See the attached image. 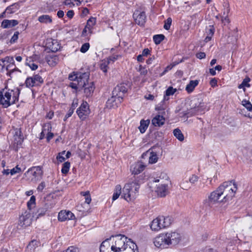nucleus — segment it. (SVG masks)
<instances>
[{"label":"nucleus","instance_id":"63","mask_svg":"<svg viewBox=\"0 0 252 252\" xmlns=\"http://www.w3.org/2000/svg\"><path fill=\"white\" fill-rule=\"evenodd\" d=\"M78 105V100L77 99H74L73 100V102L71 104V106L70 107V109H72V110H74L75 108Z\"/></svg>","mask_w":252,"mask_h":252},{"label":"nucleus","instance_id":"1","mask_svg":"<svg viewBox=\"0 0 252 252\" xmlns=\"http://www.w3.org/2000/svg\"><path fill=\"white\" fill-rule=\"evenodd\" d=\"M20 90L16 88L13 90H3L0 92V105L7 108L18 101Z\"/></svg>","mask_w":252,"mask_h":252},{"label":"nucleus","instance_id":"3","mask_svg":"<svg viewBox=\"0 0 252 252\" xmlns=\"http://www.w3.org/2000/svg\"><path fill=\"white\" fill-rule=\"evenodd\" d=\"M154 182H159L158 185H157L156 191L159 197H164L168 193V184L169 181L168 177L165 173H161L159 177L157 178H154Z\"/></svg>","mask_w":252,"mask_h":252},{"label":"nucleus","instance_id":"50","mask_svg":"<svg viewBox=\"0 0 252 252\" xmlns=\"http://www.w3.org/2000/svg\"><path fill=\"white\" fill-rule=\"evenodd\" d=\"M171 23H172L171 18H167V20L165 22V24L164 25V28L166 30H169L170 28Z\"/></svg>","mask_w":252,"mask_h":252},{"label":"nucleus","instance_id":"28","mask_svg":"<svg viewBox=\"0 0 252 252\" xmlns=\"http://www.w3.org/2000/svg\"><path fill=\"white\" fill-rule=\"evenodd\" d=\"M165 122L164 118L160 115H157L152 120V124L155 126H162Z\"/></svg>","mask_w":252,"mask_h":252},{"label":"nucleus","instance_id":"58","mask_svg":"<svg viewBox=\"0 0 252 252\" xmlns=\"http://www.w3.org/2000/svg\"><path fill=\"white\" fill-rule=\"evenodd\" d=\"M74 110H72V109L69 108V110L68 111L67 114H66L64 118V121H65L67 118L71 117L72 114L73 113Z\"/></svg>","mask_w":252,"mask_h":252},{"label":"nucleus","instance_id":"20","mask_svg":"<svg viewBox=\"0 0 252 252\" xmlns=\"http://www.w3.org/2000/svg\"><path fill=\"white\" fill-rule=\"evenodd\" d=\"M74 218V215L70 211L62 210L58 214V220L61 221L73 220Z\"/></svg>","mask_w":252,"mask_h":252},{"label":"nucleus","instance_id":"26","mask_svg":"<svg viewBox=\"0 0 252 252\" xmlns=\"http://www.w3.org/2000/svg\"><path fill=\"white\" fill-rule=\"evenodd\" d=\"M18 24V22L16 20H4L1 25V27L4 29H8L16 26Z\"/></svg>","mask_w":252,"mask_h":252},{"label":"nucleus","instance_id":"61","mask_svg":"<svg viewBox=\"0 0 252 252\" xmlns=\"http://www.w3.org/2000/svg\"><path fill=\"white\" fill-rule=\"evenodd\" d=\"M139 71L140 74L143 75H145L147 73V70L145 68L143 67L141 65L140 66Z\"/></svg>","mask_w":252,"mask_h":252},{"label":"nucleus","instance_id":"23","mask_svg":"<svg viewBox=\"0 0 252 252\" xmlns=\"http://www.w3.org/2000/svg\"><path fill=\"white\" fill-rule=\"evenodd\" d=\"M91 1L92 0H64L63 3L69 8H72L75 6H79L82 3H87Z\"/></svg>","mask_w":252,"mask_h":252},{"label":"nucleus","instance_id":"2","mask_svg":"<svg viewBox=\"0 0 252 252\" xmlns=\"http://www.w3.org/2000/svg\"><path fill=\"white\" fill-rule=\"evenodd\" d=\"M139 187L136 181L126 184L123 189L122 197L127 201L133 200L138 195Z\"/></svg>","mask_w":252,"mask_h":252},{"label":"nucleus","instance_id":"64","mask_svg":"<svg viewBox=\"0 0 252 252\" xmlns=\"http://www.w3.org/2000/svg\"><path fill=\"white\" fill-rule=\"evenodd\" d=\"M46 139H47V141L48 142H49L50 140L53 138V136H54V134L51 132H49V133H47L46 134Z\"/></svg>","mask_w":252,"mask_h":252},{"label":"nucleus","instance_id":"40","mask_svg":"<svg viewBox=\"0 0 252 252\" xmlns=\"http://www.w3.org/2000/svg\"><path fill=\"white\" fill-rule=\"evenodd\" d=\"M109 247V245L108 244V239H107L104 241L100 245L99 248L100 252H106L107 251V248Z\"/></svg>","mask_w":252,"mask_h":252},{"label":"nucleus","instance_id":"36","mask_svg":"<svg viewBox=\"0 0 252 252\" xmlns=\"http://www.w3.org/2000/svg\"><path fill=\"white\" fill-rule=\"evenodd\" d=\"M121 190L122 188L120 185H117L115 187L114 192L112 197L113 200H116L120 196V194L122 193Z\"/></svg>","mask_w":252,"mask_h":252},{"label":"nucleus","instance_id":"18","mask_svg":"<svg viewBox=\"0 0 252 252\" xmlns=\"http://www.w3.org/2000/svg\"><path fill=\"white\" fill-rule=\"evenodd\" d=\"M127 89L126 85L124 84H120L118 85L113 91V95H117L120 99H122L125 96V94L127 92Z\"/></svg>","mask_w":252,"mask_h":252},{"label":"nucleus","instance_id":"48","mask_svg":"<svg viewBox=\"0 0 252 252\" xmlns=\"http://www.w3.org/2000/svg\"><path fill=\"white\" fill-rule=\"evenodd\" d=\"M22 171V169L20 168L18 165H17L16 167L11 169L10 171V174L11 175H13L15 174L18 173Z\"/></svg>","mask_w":252,"mask_h":252},{"label":"nucleus","instance_id":"12","mask_svg":"<svg viewBox=\"0 0 252 252\" xmlns=\"http://www.w3.org/2000/svg\"><path fill=\"white\" fill-rule=\"evenodd\" d=\"M89 75L90 73L89 72H78L73 75H69V79L70 80H76L78 86H83L85 85V82L88 81Z\"/></svg>","mask_w":252,"mask_h":252},{"label":"nucleus","instance_id":"57","mask_svg":"<svg viewBox=\"0 0 252 252\" xmlns=\"http://www.w3.org/2000/svg\"><path fill=\"white\" fill-rule=\"evenodd\" d=\"M47 211V209L45 208H40L38 209L37 212L38 213V216L40 217L44 215Z\"/></svg>","mask_w":252,"mask_h":252},{"label":"nucleus","instance_id":"35","mask_svg":"<svg viewBox=\"0 0 252 252\" xmlns=\"http://www.w3.org/2000/svg\"><path fill=\"white\" fill-rule=\"evenodd\" d=\"M173 134L174 136L180 141H183L184 140V136L179 128H175L173 130Z\"/></svg>","mask_w":252,"mask_h":252},{"label":"nucleus","instance_id":"16","mask_svg":"<svg viewBox=\"0 0 252 252\" xmlns=\"http://www.w3.org/2000/svg\"><path fill=\"white\" fill-rule=\"evenodd\" d=\"M31 214L30 212L25 211L19 218V225L21 227H27L32 223Z\"/></svg>","mask_w":252,"mask_h":252},{"label":"nucleus","instance_id":"31","mask_svg":"<svg viewBox=\"0 0 252 252\" xmlns=\"http://www.w3.org/2000/svg\"><path fill=\"white\" fill-rule=\"evenodd\" d=\"M150 123V121L149 119H147L146 120H141L140 121V126L138 127V128L141 133H143L146 131Z\"/></svg>","mask_w":252,"mask_h":252},{"label":"nucleus","instance_id":"47","mask_svg":"<svg viewBox=\"0 0 252 252\" xmlns=\"http://www.w3.org/2000/svg\"><path fill=\"white\" fill-rule=\"evenodd\" d=\"M250 81V79L249 77L245 78L242 84H240L239 86V88L241 89L242 87L245 86L247 87H250V85L249 84V82Z\"/></svg>","mask_w":252,"mask_h":252},{"label":"nucleus","instance_id":"41","mask_svg":"<svg viewBox=\"0 0 252 252\" xmlns=\"http://www.w3.org/2000/svg\"><path fill=\"white\" fill-rule=\"evenodd\" d=\"M242 104L247 109V110L249 112L248 113L250 114L251 113H252V105L251 103L247 101L246 100H243L242 101Z\"/></svg>","mask_w":252,"mask_h":252},{"label":"nucleus","instance_id":"52","mask_svg":"<svg viewBox=\"0 0 252 252\" xmlns=\"http://www.w3.org/2000/svg\"><path fill=\"white\" fill-rule=\"evenodd\" d=\"M19 34V32H16L14 33L13 35L12 36L11 39H10V43H15L18 38V35Z\"/></svg>","mask_w":252,"mask_h":252},{"label":"nucleus","instance_id":"30","mask_svg":"<svg viewBox=\"0 0 252 252\" xmlns=\"http://www.w3.org/2000/svg\"><path fill=\"white\" fill-rule=\"evenodd\" d=\"M39 242L33 240L31 241L26 248L27 252H34L35 249L38 247Z\"/></svg>","mask_w":252,"mask_h":252},{"label":"nucleus","instance_id":"60","mask_svg":"<svg viewBox=\"0 0 252 252\" xmlns=\"http://www.w3.org/2000/svg\"><path fill=\"white\" fill-rule=\"evenodd\" d=\"M45 187V184L44 182H41L37 187V189L39 191H42Z\"/></svg>","mask_w":252,"mask_h":252},{"label":"nucleus","instance_id":"53","mask_svg":"<svg viewBox=\"0 0 252 252\" xmlns=\"http://www.w3.org/2000/svg\"><path fill=\"white\" fill-rule=\"evenodd\" d=\"M190 113L189 112L183 111L180 113L179 116L180 117L182 118H184L185 121H186L188 118H187L188 115Z\"/></svg>","mask_w":252,"mask_h":252},{"label":"nucleus","instance_id":"29","mask_svg":"<svg viewBox=\"0 0 252 252\" xmlns=\"http://www.w3.org/2000/svg\"><path fill=\"white\" fill-rule=\"evenodd\" d=\"M46 60L49 65L54 66L59 62V58L57 56L49 55L46 56Z\"/></svg>","mask_w":252,"mask_h":252},{"label":"nucleus","instance_id":"27","mask_svg":"<svg viewBox=\"0 0 252 252\" xmlns=\"http://www.w3.org/2000/svg\"><path fill=\"white\" fill-rule=\"evenodd\" d=\"M37 56L35 55L32 57H29L26 59L25 63L26 65L29 66L32 70H36L38 67L37 65L34 63V61L35 60Z\"/></svg>","mask_w":252,"mask_h":252},{"label":"nucleus","instance_id":"34","mask_svg":"<svg viewBox=\"0 0 252 252\" xmlns=\"http://www.w3.org/2000/svg\"><path fill=\"white\" fill-rule=\"evenodd\" d=\"M128 246L125 248V249L122 251L123 252H136L137 250V246L132 241H128Z\"/></svg>","mask_w":252,"mask_h":252},{"label":"nucleus","instance_id":"17","mask_svg":"<svg viewBox=\"0 0 252 252\" xmlns=\"http://www.w3.org/2000/svg\"><path fill=\"white\" fill-rule=\"evenodd\" d=\"M176 89H174L172 87H169L165 91L164 95L163 100L159 104L158 107V110H164L166 108V105L164 104L165 101H167L169 99L168 96L173 95L176 92Z\"/></svg>","mask_w":252,"mask_h":252},{"label":"nucleus","instance_id":"37","mask_svg":"<svg viewBox=\"0 0 252 252\" xmlns=\"http://www.w3.org/2000/svg\"><path fill=\"white\" fill-rule=\"evenodd\" d=\"M215 29L213 26H210V29L208 30L207 33V35L204 39V41L206 42H208L210 41L212 39V36L214 34Z\"/></svg>","mask_w":252,"mask_h":252},{"label":"nucleus","instance_id":"15","mask_svg":"<svg viewBox=\"0 0 252 252\" xmlns=\"http://www.w3.org/2000/svg\"><path fill=\"white\" fill-rule=\"evenodd\" d=\"M133 18L136 24L139 26H143L146 22V16L144 11L136 10L133 14Z\"/></svg>","mask_w":252,"mask_h":252},{"label":"nucleus","instance_id":"46","mask_svg":"<svg viewBox=\"0 0 252 252\" xmlns=\"http://www.w3.org/2000/svg\"><path fill=\"white\" fill-rule=\"evenodd\" d=\"M198 179L199 177L197 175L193 174L189 177V181L191 185H195L198 182Z\"/></svg>","mask_w":252,"mask_h":252},{"label":"nucleus","instance_id":"11","mask_svg":"<svg viewBox=\"0 0 252 252\" xmlns=\"http://www.w3.org/2000/svg\"><path fill=\"white\" fill-rule=\"evenodd\" d=\"M166 234L170 247L178 245L182 239L181 234L177 231H167Z\"/></svg>","mask_w":252,"mask_h":252},{"label":"nucleus","instance_id":"32","mask_svg":"<svg viewBox=\"0 0 252 252\" xmlns=\"http://www.w3.org/2000/svg\"><path fill=\"white\" fill-rule=\"evenodd\" d=\"M39 22L43 24H50L52 22V17L48 15H42L38 18Z\"/></svg>","mask_w":252,"mask_h":252},{"label":"nucleus","instance_id":"62","mask_svg":"<svg viewBox=\"0 0 252 252\" xmlns=\"http://www.w3.org/2000/svg\"><path fill=\"white\" fill-rule=\"evenodd\" d=\"M188 182H183L181 184V188L185 190H188L190 188L189 187H188L187 186Z\"/></svg>","mask_w":252,"mask_h":252},{"label":"nucleus","instance_id":"14","mask_svg":"<svg viewBox=\"0 0 252 252\" xmlns=\"http://www.w3.org/2000/svg\"><path fill=\"white\" fill-rule=\"evenodd\" d=\"M43 82V80L39 74H35L32 77H28L25 82L27 88H32L35 86H38Z\"/></svg>","mask_w":252,"mask_h":252},{"label":"nucleus","instance_id":"39","mask_svg":"<svg viewBox=\"0 0 252 252\" xmlns=\"http://www.w3.org/2000/svg\"><path fill=\"white\" fill-rule=\"evenodd\" d=\"M109 64V61L107 60V59H104L101 61L100 64V68L104 73L107 72Z\"/></svg>","mask_w":252,"mask_h":252},{"label":"nucleus","instance_id":"19","mask_svg":"<svg viewBox=\"0 0 252 252\" xmlns=\"http://www.w3.org/2000/svg\"><path fill=\"white\" fill-rule=\"evenodd\" d=\"M120 98L117 95H113L112 93V96L106 102V107L111 109L117 107L123 101L122 99Z\"/></svg>","mask_w":252,"mask_h":252},{"label":"nucleus","instance_id":"7","mask_svg":"<svg viewBox=\"0 0 252 252\" xmlns=\"http://www.w3.org/2000/svg\"><path fill=\"white\" fill-rule=\"evenodd\" d=\"M221 189L219 186L215 190L211 192L207 199L203 201L204 204L207 207L224 200Z\"/></svg>","mask_w":252,"mask_h":252},{"label":"nucleus","instance_id":"33","mask_svg":"<svg viewBox=\"0 0 252 252\" xmlns=\"http://www.w3.org/2000/svg\"><path fill=\"white\" fill-rule=\"evenodd\" d=\"M198 80H191L189 82V83L186 86V90L188 93L192 92L195 87H196L198 84Z\"/></svg>","mask_w":252,"mask_h":252},{"label":"nucleus","instance_id":"5","mask_svg":"<svg viewBox=\"0 0 252 252\" xmlns=\"http://www.w3.org/2000/svg\"><path fill=\"white\" fill-rule=\"evenodd\" d=\"M220 186L221 189V191L223 195L222 198L224 199V201L231 199L234 196L237 190V185L233 181L224 182Z\"/></svg>","mask_w":252,"mask_h":252},{"label":"nucleus","instance_id":"55","mask_svg":"<svg viewBox=\"0 0 252 252\" xmlns=\"http://www.w3.org/2000/svg\"><path fill=\"white\" fill-rule=\"evenodd\" d=\"M79 250L76 247H75L74 246H71L69 247L65 252H78Z\"/></svg>","mask_w":252,"mask_h":252},{"label":"nucleus","instance_id":"59","mask_svg":"<svg viewBox=\"0 0 252 252\" xmlns=\"http://www.w3.org/2000/svg\"><path fill=\"white\" fill-rule=\"evenodd\" d=\"M196 57L199 59H202L206 57V54L204 52H199L196 54Z\"/></svg>","mask_w":252,"mask_h":252},{"label":"nucleus","instance_id":"24","mask_svg":"<svg viewBox=\"0 0 252 252\" xmlns=\"http://www.w3.org/2000/svg\"><path fill=\"white\" fill-rule=\"evenodd\" d=\"M79 87L84 88V93L87 96H90L93 93L94 86L93 82L89 83L88 81L85 82V85L83 86H79Z\"/></svg>","mask_w":252,"mask_h":252},{"label":"nucleus","instance_id":"9","mask_svg":"<svg viewBox=\"0 0 252 252\" xmlns=\"http://www.w3.org/2000/svg\"><path fill=\"white\" fill-rule=\"evenodd\" d=\"M153 243L155 247L160 249H167L170 248L166 232H163L158 235L153 239Z\"/></svg>","mask_w":252,"mask_h":252},{"label":"nucleus","instance_id":"22","mask_svg":"<svg viewBox=\"0 0 252 252\" xmlns=\"http://www.w3.org/2000/svg\"><path fill=\"white\" fill-rule=\"evenodd\" d=\"M154 148H152L148 150L145 153L142 155V157L145 156L149 155V163L151 164L155 163L158 161V157L156 152H154L153 149Z\"/></svg>","mask_w":252,"mask_h":252},{"label":"nucleus","instance_id":"42","mask_svg":"<svg viewBox=\"0 0 252 252\" xmlns=\"http://www.w3.org/2000/svg\"><path fill=\"white\" fill-rule=\"evenodd\" d=\"M35 206V197L32 195L31 197L30 200L27 202V206L29 210H31Z\"/></svg>","mask_w":252,"mask_h":252},{"label":"nucleus","instance_id":"49","mask_svg":"<svg viewBox=\"0 0 252 252\" xmlns=\"http://www.w3.org/2000/svg\"><path fill=\"white\" fill-rule=\"evenodd\" d=\"M90 48V44L89 43H85L82 45L80 49V51L82 53H86Z\"/></svg>","mask_w":252,"mask_h":252},{"label":"nucleus","instance_id":"21","mask_svg":"<svg viewBox=\"0 0 252 252\" xmlns=\"http://www.w3.org/2000/svg\"><path fill=\"white\" fill-rule=\"evenodd\" d=\"M145 167L146 165H144L142 162H138L135 163L131 166L130 170L132 172V174L136 175L143 171L144 170Z\"/></svg>","mask_w":252,"mask_h":252},{"label":"nucleus","instance_id":"43","mask_svg":"<svg viewBox=\"0 0 252 252\" xmlns=\"http://www.w3.org/2000/svg\"><path fill=\"white\" fill-rule=\"evenodd\" d=\"M70 166V163L69 162L67 161V162H64L63 164V167H62V170H61L62 173L64 174L67 173L69 171Z\"/></svg>","mask_w":252,"mask_h":252},{"label":"nucleus","instance_id":"38","mask_svg":"<svg viewBox=\"0 0 252 252\" xmlns=\"http://www.w3.org/2000/svg\"><path fill=\"white\" fill-rule=\"evenodd\" d=\"M165 38L163 34H157L153 36V40L155 43L157 45L159 44Z\"/></svg>","mask_w":252,"mask_h":252},{"label":"nucleus","instance_id":"4","mask_svg":"<svg viewBox=\"0 0 252 252\" xmlns=\"http://www.w3.org/2000/svg\"><path fill=\"white\" fill-rule=\"evenodd\" d=\"M171 223L172 219L170 217L159 216L152 221L150 227L153 231H158L169 227Z\"/></svg>","mask_w":252,"mask_h":252},{"label":"nucleus","instance_id":"13","mask_svg":"<svg viewBox=\"0 0 252 252\" xmlns=\"http://www.w3.org/2000/svg\"><path fill=\"white\" fill-rule=\"evenodd\" d=\"M76 113L81 120H85L90 113V110L88 103L86 101L83 102L77 109Z\"/></svg>","mask_w":252,"mask_h":252},{"label":"nucleus","instance_id":"10","mask_svg":"<svg viewBox=\"0 0 252 252\" xmlns=\"http://www.w3.org/2000/svg\"><path fill=\"white\" fill-rule=\"evenodd\" d=\"M9 134L13 135L12 143L13 148L15 151H18L19 148L21 146L24 139L21 129L18 128H14L10 132Z\"/></svg>","mask_w":252,"mask_h":252},{"label":"nucleus","instance_id":"44","mask_svg":"<svg viewBox=\"0 0 252 252\" xmlns=\"http://www.w3.org/2000/svg\"><path fill=\"white\" fill-rule=\"evenodd\" d=\"M52 126L50 123L44 124L42 127V132L47 134L51 131Z\"/></svg>","mask_w":252,"mask_h":252},{"label":"nucleus","instance_id":"56","mask_svg":"<svg viewBox=\"0 0 252 252\" xmlns=\"http://www.w3.org/2000/svg\"><path fill=\"white\" fill-rule=\"evenodd\" d=\"M119 57L118 55H113L112 56L109 57L108 58L107 60L109 61V63H110L111 62H114L115 61H116Z\"/></svg>","mask_w":252,"mask_h":252},{"label":"nucleus","instance_id":"6","mask_svg":"<svg viewBox=\"0 0 252 252\" xmlns=\"http://www.w3.org/2000/svg\"><path fill=\"white\" fill-rule=\"evenodd\" d=\"M113 239L114 243L112 244L110 249L117 252H122L125 248L128 246V241H131V239L121 234L113 236Z\"/></svg>","mask_w":252,"mask_h":252},{"label":"nucleus","instance_id":"8","mask_svg":"<svg viewBox=\"0 0 252 252\" xmlns=\"http://www.w3.org/2000/svg\"><path fill=\"white\" fill-rule=\"evenodd\" d=\"M42 168L39 166H33L29 168L24 174V176L28 181L33 183L40 180L42 178Z\"/></svg>","mask_w":252,"mask_h":252},{"label":"nucleus","instance_id":"45","mask_svg":"<svg viewBox=\"0 0 252 252\" xmlns=\"http://www.w3.org/2000/svg\"><path fill=\"white\" fill-rule=\"evenodd\" d=\"M81 194L85 197V203L89 204L92 200L91 195L90 194V192L89 191L81 192Z\"/></svg>","mask_w":252,"mask_h":252},{"label":"nucleus","instance_id":"51","mask_svg":"<svg viewBox=\"0 0 252 252\" xmlns=\"http://www.w3.org/2000/svg\"><path fill=\"white\" fill-rule=\"evenodd\" d=\"M65 151H63L62 153H59L57 156V159L59 162H62L64 161L65 158L63 157V155L65 154Z\"/></svg>","mask_w":252,"mask_h":252},{"label":"nucleus","instance_id":"54","mask_svg":"<svg viewBox=\"0 0 252 252\" xmlns=\"http://www.w3.org/2000/svg\"><path fill=\"white\" fill-rule=\"evenodd\" d=\"M196 108H191L190 110L186 111V112H190V113L189 115H188V116H187V118L191 117V116H193L194 115H195L196 113Z\"/></svg>","mask_w":252,"mask_h":252},{"label":"nucleus","instance_id":"25","mask_svg":"<svg viewBox=\"0 0 252 252\" xmlns=\"http://www.w3.org/2000/svg\"><path fill=\"white\" fill-rule=\"evenodd\" d=\"M96 24V19L94 17L90 18L87 22V24L85 26V29L83 30L84 32H87L91 33L92 32V29L93 27Z\"/></svg>","mask_w":252,"mask_h":252}]
</instances>
